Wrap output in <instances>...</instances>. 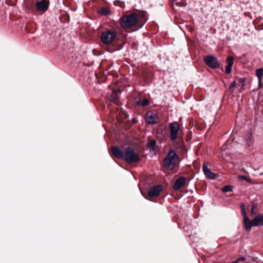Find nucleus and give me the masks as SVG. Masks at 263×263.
I'll use <instances>...</instances> for the list:
<instances>
[{
  "mask_svg": "<svg viewBox=\"0 0 263 263\" xmlns=\"http://www.w3.org/2000/svg\"><path fill=\"white\" fill-rule=\"evenodd\" d=\"M238 81H239L240 86H241V87H243L245 85L246 79L243 78H240V79H239Z\"/></svg>",
  "mask_w": 263,
  "mask_h": 263,
  "instance_id": "nucleus-24",
  "label": "nucleus"
},
{
  "mask_svg": "<svg viewBox=\"0 0 263 263\" xmlns=\"http://www.w3.org/2000/svg\"><path fill=\"white\" fill-rule=\"evenodd\" d=\"M178 156L173 149L169 151L163 160L164 166L168 170H173L178 164Z\"/></svg>",
  "mask_w": 263,
  "mask_h": 263,
  "instance_id": "nucleus-1",
  "label": "nucleus"
},
{
  "mask_svg": "<svg viewBox=\"0 0 263 263\" xmlns=\"http://www.w3.org/2000/svg\"><path fill=\"white\" fill-rule=\"evenodd\" d=\"M180 126L177 122H174L170 125L171 139L173 141L177 139Z\"/></svg>",
  "mask_w": 263,
  "mask_h": 263,
  "instance_id": "nucleus-6",
  "label": "nucleus"
},
{
  "mask_svg": "<svg viewBox=\"0 0 263 263\" xmlns=\"http://www.w3.org/2000/svg\"><path fill=\"white\" fill-rule=\"evenodd\" d=\"M137 119L136 118H133V119H132V122H133V123H134V124H135V123H137Z\"/></svg>",
  "mask_w": 263,
  "mask_h": 263,
  "instance_id": "nucleus-28",
  "label": "nucleus"
},
{
  "mask_svg": "<svg viewBox=\"0 0 263 263\" xmlns=\"http://www.w3.org/2000/svg\"><path fill=\"white\" fill-rule=\"evenodd\" d=\"M258 87L259 88H261L262 87V85H261V81H258Z\"/></svg>",
  "mask_w": 263,
  "mask_h": 263,
  "instance_id": "nucleus-29",
  "label": "nucleus"
},
{
  "mask_svg": "<svg viewBox=\"0 0 263 263\" xmlns=\"http://www.w3.org/2000/svg\"><path fill=\"white\" fill-rule=\"evenodd\" d=\"M186 178L184 177L181 176L176 179L173 185V189L175 191H178L182 188L186 182Z\"/></svg>",
  "mask_w": 263,
  "mask_h": 263,
  "instance_id": "nucleus-9",
  "label": "nucleus"
},
{
  "mask_svg": "<svg viewBox=\"0 0 263 263\" xmlns=\"http://www.w3.org/2000/svg\"><path fill=\"white\" fill-rule=\"evenodd\" d=\"M174 1H176L177 0H173Z\"/></svg>",
  "mask_w": 263,
  "mask_h": 263,
  "instance_id": "nucleus-33",
  "label": "nucleus"
},
{
  "mask_svg": "<svg viewBox=\"0 0 263 263\" xmlns=\"http://www.w3.org/2000/svg\"><path fill=\"white\" fill-rule=\"evenodd\" d=\"M238 260H234L233 261L232 263H238Z\"/></svg>",
  "mask_w": 263,
  "mask_h": 263,
  "instance_id": "nucleus-31",
  "label": "nucleus"
},
{
  "mask_svg": "<svg viewBox=\"0 0 263 263\" xmlns=\"http://www.w3.org/2000/svg\"><path fill=\"white\" fill-rule=\"evenodd\" d=\"M117 37V32L111 30L104 31L101 35V42L106 46L112 45L116 41Z\"/></svg>",
  "mask_w": 263,
  "mask_h": 263,
  "instance_id": "nucleus-2",
  "label": "nucleus"
},
{
  "mask_svg": "<svg viewBox=\"0 0 263 263\" xmlns=\"http://www.w3.org/2000/svg\"><path fill=\"white\" fill-rule=\"evenodd\" d=\"M208 165L209 163L208 162H204L203 163L202 169L204 174L208 179H214V173L208 168Z\"/></svg>",
  "mask_w": 263,
  "mask_h": 263,
  "instance_id": "nucleus-12",
  "label": "nucleus"
},
{
  "mask_svg": "<svg viewBox=\"0 0 263 263\" xmlns=\"http://www.w3.org/2000/svg\"><path fill=\"white\" fill-rule=\"evenodd\" d=\"M158 116L155 112H148L145 117V121L149 124H153L157 122Z\"/></svg>",
  "mask_w": 263,
  "mask_h": 263,
  "instance_id": "nucleus-8",
  "label": "nucleus"
},
{
  "mask_svg": "<svg viewBox=\"0 0 263 263\" xmlns=\"http://www.w3.org/2000/svg\"><path fill=\"white\" fill-rule=\"evenodd\" d=\"M250 213L252 215H255L257 214V206L255 204L252 206Z\"/></svg>",
  "mask_w": 263,
  "mask_h": 263,
  "instance_id": "nucleus-21",
  "label": "nucleus"
},
{
  "mask_svg": "<svg viewBox=\"0 0 263 263\" xmlns=\"http://www.w3.org/2000/svg\"><path fill=\"white\" fill-rule=\"evenodd\" d=\"M204 61L209 67L214 69V55L204 57Z\"/></svg>",
  "mask_w": 263,
  "mask_h": 263,
  "instance_id": "nucleus-14",
  "label": "nucleus"
},
{
  "mask_svg": "<svg viewBox=\"0 0 263 263\" xmlns=\"http://www.w3.org/2000/svg\"><path fill=\"white\" fill-rule=\"evenodd\" d=\"M238 178L239 179V180L240 181H243V180H245L247 182H251V179L249 178H247V177H246L244 175H239L238 177Z\"/></svg>",
  "mask_w": 263,
  "mask_h": 263,
  "instance_id": "nucleus-20",
  "label": "nucleus"
},
{
  "mask_svg": "<svg viewBox=\"0 0 263 263\" xmlns=\"http://www.w3.org/2000/svg\"><path fill=\"white\" fill-rule=\"evenodd\" d=\"M245 141L248 146L251 145L252 143V136L251 134L249 133L246 135Z\"/></svg>",
  "mask_w": 263,
  "mask_h": 263,
  "instance_id": "nucleus-18",
  "label": "nucleus"
},
{
  "mask_svg": "<svg viewBox=\"0 0 263 263\" xmlns=\"http://www.w3.org/2000/svg\"><path fill=\"white\" fill-rule=\"evenodd\" d=\"M263 226V214H258L252 220L249 219V221L244 226L247 231H250L252 227Z\"/></svg>",
  "mask_w": 263,
  "mask_h": 263,
  "instance_id": "nucleus-4",
  "label": "nucleus"
},
{
  "mask_svg": "<svg viewBox=\"0 0 263 263\" xmlns=\"http://www.w3.org/2000/svg\"><path fill=\"white\" fill-rule=\"evenodd\" d=\"M98 12L100 14L103 15H107L111 13L110 10L106 7L101 8Z\"/></svg>",
  "mask_w": 263,
  "mask_h": 263,
  "instance_id": "nucleus-16",
  "label": "nucleus"
},
{
  "mask_svg": "<svg viewBox=\"0 0 263 263\" xmlns=\"http://www.w3.org/2000/svg\"><path fill=\"white\" fill-rule=\"evenodd\" d=\"M237 260H238V262L239 261H245L246 260V258L244 257H239L238 258Z\"/></svg>",
  "mask_w": 263,
  "mask_h": 263,
  "instance_id": "nucleus-27",
  "label": "nucleus"
},
{
  "mask_svg": "<svg viewBox=\"0 0 263 263\" xmlns=\"http://www.w3.org/2000/svg\"><path fill=\"white\" fill-rule=\"evenodd\" d=\"M222 149L223 151H224L227 149V147L224 145H223L222 147Z\"/></svg>",
  "mask_w": 263,
  "mask_h": 263,
  "instance_id": "nucleus-30",
  "label": "nucleus"
},
{
  "mask_svg": "<svg viewBox=\"0 0 263 263\" xmlns=\"http://www.w3.org/2000/svg\"><path fill=\"white\" fill-rule=\"evenodd\" d=\"M219 66V63L216 60V58H215V68H218Z\"/></svg>",
  "mask_w": 263,
  "mask_h": 263,
  "instance_id": "nucleus-26",
  "label": "nucleus"
},
{
  "mask_svg": "<svg viewBox=\"0 0 263 263\" xmlns=\"http://www.w3.org/2000/svg\"><path fill=\"white\" fill-rule=\"evenodd\" d=\"M137 22V16L134 13L122 16L119 20L120 25L124 28L133 27L136 24Z\"/></svg>",
  "mask_w": 263,
  "mask_h": 263,
  "instance_id": "nucleus-3",
  "label": "nucleus"
},
{
  "mask_svg": "<svg viewBox=\"0 0 263 263\" xmlns=\"http://www.w3.org/2000/svg\"><path fill=\"white\" fill-rule=\"evenodd\" d=\"M124 159L129 163L137 162L139 161L140 158L137 153L130 147H128L125 151V155Z\"/></svg>",
  "mask_w": 263,
  "mask_h": 263,
  "instance_id": "nucleus-5",
  "label": "nucleus"
},
{
  "mask_svg": "<svg viewBox=\"0 0 263 263\" xmlns=\"http://www.w3.org/2000/svg\"><path fill=\"white\" fill-rule=\"evenodd\" d=\"M236 86V81H233L231 83V85H230V89L232 91H233L235 87Z\"/></svg>",
  "mask_w": 263,
  "mask_h": 263,
  "instance_id": "nucleus-25",
  "label": "nucleus"
},
{
  "mask_svg": "<svg viewBox=\"0 0 263 263\" xmlns=\"http://www.w3.org/2000/svg\"><path fill=\"white\" fill-rule=\"evenodd\" d=\"M149 101L147 99H144L142 100L139 101L138 103L142 106H146L148 105Z\"/></svg>",
  "mask_w": 263,
  "mask_h": 263,
  "instance_id": "nucleus-23",
  "label": "nucleus"
},
{
  "mask_svg": "<svg viewBox=\"0 0 263 263\" xmlns=\"http://www.w3.org/2000/svg\"><path fill=\"white\" fill-rule=\"evenodd\" d=\"M256 74L258 78V81H262L263 76V69L262 68L257 69L256 70Z\"/></svg>",
  "mask_w": 263,
  "mask_h": 263,
  "instance_id": "nucleus-17",
  "label": "nucleus"
},
{
  "mask_svg": "<svg viewBox=\"0 0 263 263\" xmlns=\"http://www.w3.org/2000/svg\"><path fill=\"white\" fill-rule=\"evenodd\" d=\"M216 175L215 174V175H214L215 178H216Z\"/></svg>",
  "mask_w": 263,
  "mask_h": 263,
  "instance_id": "nucleus-32",
  "label": "nucleus"
},
{
  "mask_svg": "<svg viewBox=\"0 0 263 263\" xmlns=\"http://www.w3.org/2000/svg\"><path fill=\"white\" fill-rule=\"evenodd\" d=\"M156 144V141L155 140H152L149 141L147 144V147L151 149L154 148Z\"/></svg>",
  "mask_w": 263,
  "mask_h": 263,
  "instance_id": "nucleus-19",
  "label": "nucleus"
},
{
  "mask_svg": "<svg viewBox=\"0 0 263 263\" xmlns=\"http://www.w3.org/2000/svg\"><path fill=\"white\" fill-rule=\"evenodd\" d=\"M35 7L39 11L45 12L48 8V4L46 0H41L35 3Z\"/></svg>",
  "mask_w": 263,
  "mask_h": 263,
  "instance_id": "nucleus-10",
  "label": "nucleus"
},
{
  "mask_svg": "<svg viewBox=\"0 0 263 263\" xmlns=\"http://www.w3.org/2000/svg\"><path fill=\"white\" fill-rule=\"evenodd\" d=\"M233 58L229 57L227 58V65L226 67V72L227 74L230 73L232 71V67L233 64Z\"/></svg>",
  "mask_w": 263,
  "mask_h": 263,
  "instance_id": "nucleus-13",
  "label": "nucleus"
},
{
  "mask_svg": "<svg viewBox=\"0 0 263 263\" xmlns=\"http://www.w3.org/2000/svg\"><path fill=\"white\" fill-rule=\"evenodd\" d=\"M233 189V187L231 185H226L223 189L222 191L224 192L227 193L229 192H232Z\"/></svg>",
  "mask_w": 263,
  "mask_h": 263,
  "instance_id": "nucleus-22",
  "label": "nucleus"
},
{
  "mask_svg": "<svg viewBox=\"0 0 263 263\" xmlns=\"http://www.w3.org/2000/svg\"><path fill=\"white\" fill-rule=\"evenodd\" d=\"M111 151L114 157L123 159H124V155L122 151L118 146H112Z\"/></svg>",
  "mask_w": 263,
  "mask_h": 263,
  "instance_id": "nucleus-11",
  "label": "nucleus"
},
{
  "mask_svg": "<svg viewBox=\"0 0 263 263\" xmlns=\"http://www.w3.org/2000/svg\"><path fill=\"white\" fill-rule=\"evenodd\" d=\"M162 190V187L161 185L153 186L149 189L148 194L151 197L158 196Z\"/></svg>",
  "mask_w": 263,
  "mask_h": 263,
  "instance_id": "nucleus-7",
  "label": "nucleus"
},
{
  "mask_svg": "<svg viewBox=\"0 0 263 263\" xmlns=\"http://www.w3.org/2000/svg\"><path fill=\"white\" fill-rule=\"evenodd\" d=\"M241 213L243 216L244 226L247 221H249V217L247 216V212L246 210V206L244 204L241 205Z\"/></svg>",
  "mask_w": 263,
  "mask_h": 263,
  "instance_id": "nucleus-15",
  "label": "nucleus"
}]
</instances>
